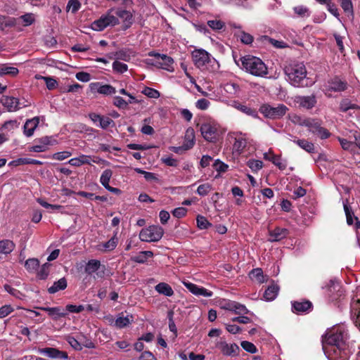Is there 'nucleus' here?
<instances>
[{
  "label": "nucleus",
  "instance_id": "nucleus-1",
  "mask_svg": "<svg viewBox=\"0 0 360 360\" xmlns=\"http://www.w3.org/2000/svg\"><path fill=\"white\" fill-rule=\"evenodd\" d=\"M347 340L348 334L347 331L341 326L335 327L327 330L325 334L322 335V348L346 346L348 345Z\"/></svg>",
  "mask_w": 360,
  "mask_h": 360
},
{
  "label": "nucleus",
  "instance_id": "nucleus-2",
  "mask_svg": "<svg viewBox=\"0 0 360 360\" xmlns=\"http://www.w3.org/2000/svg\"><path fill=\"white\" fill-rule=\"evenodd\" d=\"M284 72L291 85L295 87L308 86L307 70L302 63L290 64L285 66Z\"/></svg>",
  "mask_w": 360,
  "mask_h": 360
},
{
  "label": "nucleus",
  "instance_id": "nucleus-3",
  "mask_svg": "<svg viewBox=\"0 0 360 360\" xmlns=\"http://www.w3.org/2000/svg\"><path fill=\"white\" fill-rule=\"evenodd\" d=\"M242 68L250 74L257 77H264L268 73L267 67L259 58L247 55L240 58Z\"/></svg>",
  "mask_w": 360,
  "mask_h": 360
},
{
  "label": "nucleus",
  "instance_id": "nucleus-4",
  "mask_svg": "<svg viewBox=\"0 0 360 360\" xmlns=\"http://www.w3.org/2000/svg\"><path fill=\"white\" fill-rule=\"evenodd\" d=\"M113 11L114 9L111 8L98 20L94 21L91 25V29L95 31H102L108 26L114 27L118 25L119 19L113 14Z\"/></svg>",
  "mask_w": 360,
  "mask_h": 360
},
{
  "label": "nucleus",
  "instance_id": "nucleus-5",
  "mask_svg": "<svg viewBox=\"0 0 360 360\" xmlns=\"http://www.w3.org/2000/svg\"><path fill=\"white\" fill-rule=\"evenodd\" d=\"M323 350L328 360H349L351 354L349 345L330 347Z\"/></svg>",
  "mask_w": 360,
  "mask_h": 360
},
{
  "label": "nucleus",
  "instance_id": "nucleus-6",
  "mask_svg": "<svg viewBox=\"0 0 360 360\" xmlns=\"http://www.w3.org/2000/svg\"><path fill=\"white\" fill-rule=\"evenodd\" d=\"M164 234L163 229L160 226H149L143 229L139 233V238L144 242H158Z\"/></svg>",
  "mask_w": 360,
  "mask_h": 360
},
{
  "label": "nucleus",
  "instance_id": "nucleus-7",
  "mask_svg": "<svg viewBox=\"0 0 360 360\" xmlns=\"http://www.w3.org/2000/svg\"><path fill=\"white\" fill-rule=\"evenodd\" d=\"M288 107L284 104H278L277 106H271L269 104H263L259 111L263 115L269 119H279L285 115Z\"/></svg>",
  "mask_w": 360,
  "mask_h": 360
},
{
  "label": "nucleus",
  "instance_id": "nucleus-8",
  "mask_svg": "<svg viewBox=\"0 0 360 360\" xmlns=\"http://www.w3.org/2000/svg\"><path fill=\"white\" fill-rule=\"evenodd\" d=\"M52 136H42L34 140L32 145L28 146L27 150L29 152L42 153L46 151L50 146L56 143V140L51 139Z\"/></svg>",
  "mask_w": 360,
  "mask_h": 360
},
{
  "label": "nucleus",
  "instance_id": "nucleus-9",
  "mask_svg": "<svg viewBox=\"0 0 360 360\" xmlns=\"http://www.w3.org/2000/svg\"><path fill=\"white\" fill-rule=\"evenodd\" d=\"M298 123L301 126H305L308 128V131L312 134L318 135H330L328 131L321 126L319 121L313 119H301L298 118Z\"/></svg>",
  "mask_w": 360,
  "mask_h": 360
},
{
  "label": "nucleus",
  "instance_id": "nucleus-10",
  "mask_svg": "<svg viewBox=\"0 0 360 360\" xmlns=\"http://www.w3.org/2000/svg\"><path fill=\"white\" fill-rule=\"evenodd\" d=\"M200 130L202 135H223L226 132V129L214 120L204 122L201 124Z\"/></svg>",
  "mask_w": 360,
  "mask_h": 360
},
{
  "label": "nucleus",
  "instance_id": "nucleus-11",
  "mask_svg": "<svg viewBox=\"0 0 360 360\" xmlns=\"http://www.w3.org/2000/svg\"><path fill=\"white\" fill-rule=\"evenodd\" d=\"M105 267L104 265H101V262L98 259H90L86 263L84 271L88 275H92L96 273L94 278H103L105 275Z\"/></svg>",
  "mask_w": 360,
  "mask_h": 360
},
{
  "label": "nucleus",
  "instance_id": "nucleus-12",
  "mask_svg": "<svg viewBox=\"0 0 360 360\" xmlns=\"http://www.w3.org/2000/svg\"><path fill=\"white\" fill-rule=\"evenodd\" d=\"M351 316L356 326L360 330V292H357L351 300L350 303Z\"/></svg>",
  "mask_w": 360,
  "mask_h": 360
},
{
  "label": "nucleus",
  "instance_id": "nucleus-13",
  "mask_svg": "<svg viewBox=\"0 0 360 360\" xmlns=\"http://www.w3.org/2000/svg\"><path fill=\"white\" fill-rule=\"evenodd\" d=\"M192 58L198 68H203L210 61V54L204 49H195L192 52Z\"/></svg>",
  "mask_w": 360,
  "mask_h": 360
},
{
  "label": "nucleus",
  "instance_id": "nucleus-14",
  "mask_svg": "<svg viewBox=\"0 0 360 360\" xmlns=\"http://www.w3.org/2000/svg\"><path fill=\"white\" fill-rule=\"evenodd\" d=\"M290 233V231L289 229L276 226L274 229H269L268 241L271 243L281 241L282 240L287 238Z\"/></svg>",
  "mask_w": 360,
  "mask_h": 360
},
{
  "label": "nucleus",
  "instance_id": "nucleus-15",
  "mask_svg": "<svg viewBox=\"0 0 360 360\" xmlns=\"http://www.w3.org/2000/svg\"><path fill=\"white\" fill-rule=\"evenodd\" d=\"M291 303L292 311L296 314H307L313 309L312 303L307 300L292 301Z\"/></svg>",
  "mask_w": 360,
  "mask_h": 360
},
{
  "label": "nucleus",
  "instance_id": "nucleus-16",
  "mask_svg": "<svg viewBox=\"0 0 360 360\" xmlns=\"http://www.w3.org/2000/svg\"><path fill=\"white\" fill-rule=\"evenodd\" d=\"M294 102L299 108L310 110L316 105L317 101L316 96L311 94L310 96H296Z\"/></svg>",
  "mask_w": 360,
  "mask_h": 360
},
{
  "label": "nucleus",
  "instance_id": "nucleus-17",
  "mask_svg": "<svg viewBox=\"0 0 360 360\" xmlns=\"http://www.w3.org/2000/svg\"><path fill=\"white\" fill-rule=\"evenodd\" d=\"M349 140L338 136V141L342 148L345 150L355 152L357 148L360 149V136H349Z\"/></svg>",
  "mask_w": 360,
  "mask_h": 360
},
{
  "label": "nucleus",
  "instance_id": "nucleus-18",
  "mask_svg": "<svg viewBox=\"0 0 360 360\" xmlns=\"http://www.w3.org/2000/svg\"><path fill=\"white\" fill-rule=\"evenodd\" d=\"M148 56L158 57V60L160 61L159 68H162L168 71L172 70L174 60L170 56H168L165 54H160L155 51L149 52Z\"/></svg>",
  "mask_w": 360,
  "mask_h": 360
},
{
  "label": "nucleus",
  "instance_id": "nucleus-19",
  "mask_svg": "<svg viewBox=\"0 0 360 360\" xmlns=\"http://www.w3.org/2000/svg\"><path fill=\"white\" fill-rule=\"evenodd\" d=\"M91 92H97L105 96L112 95L116 93L115 88L110 84H101L100 82H93L89 84Z\"/></svg>",
  "mask_w": 360,
  "mask_h": 360
},
{
  "label": "nucleus",
  "instance_id": "nucleus-20",
  "mask_svg": "<svg viewBox=\"0 0 360 360\" xmlns=\"http://www.w3.org/2000/svg\"><path fill=\"white\" fill-rule=\"evenodd\" d=\"M39 353L51 359H68V355L66 352L59 350L53 347H45L39 349Z\"/></svg>",
  "mask_w": 360,
  "mask_h": 360
},
{
  "label": "nucleus",
  "instance_id": "nucleus-21",
  "mask_svg": "<svg viewBox=\"0 0 360 360\" xmlns=\"http://www.w3.org/2000/svg\"><path fill=\"white\" fill-rule=\"evenodd\" d=\"M184 285L191 293L195 295H201L205 297H211L213 295V292L212 291L208 290L203 287H200L193 283L184 282Z\"/></svg>",
  "mask_w": 360,
  "mask_h": 360
},
{
  "label": "nucleus",
  "instance_id": "nucleus-22",
  "mask_svg": "<svg viewBox=\"0 0 360 360\" xmlns=\"http://www.w3.org/2000/svg\"><path fill=\"white\" fill-rule=\"evenodd\" d=\"M217 347L225 356H237L240 350L239 347L236 343L228 344L226 342H220L217 345Z\"/></svg>",
  "mask_w": 360,
  "mask_h": 360
},
{
  "label": "nucleus",
  "instance_id": "nucleus-23",
  "mask_svg": "<svg viewBox=\"0 0 360 360\" xmlns=\"http://www.w3.org/2000/svg\"><path fill=\"white\" fill-rule=\"evenodd\" d=\"M195 136H184L185 139L184 143L181 146H172L169 148V150L175 153L181 154L183 152L186 151L192 148L195 144Z\"/></svg>",
  "mask_w": 360,
  "mask_h": 360
},
{
  "label": "nucleus",
  "instance_id": "nucleus-24",
  "mask_svg": "<svg viewBox=\"0 0 360 360\" xmlns=\"http://www.w3.org/2000/svg\"><path fill=\"white\" fill-rule=\"evenodd\" d=\"M195 136H184L185 139L184 143L181 146H172L169 148V150L175 153L181 154L183 152L186 151L192 148L195 144Z\"/></svg>",
  "mask_w": 360,
  "mask_h": 360
},
{
  "label": "nucleus",
  "instance_id": "nucleus-25",
  "mask_svg": "<svg viewBox=\"0 0 360 360\" xmlns=\"http://www.w3.org/2000/svg\"><path fill=\"white\" fill-rule=\"evenodd\" d=\"M38 309L46 311L49 316L54 321H57L60 318L65 317L68 315L67 312H65L64 309L60 307H41Z\"/></svg>",
  "mask_w": 360,
  "mask_h": 360
},
{
  "label": "nucleus",
  "instance_id": "nucleus-26",
  "mask_svg": "<svg viewBox=\"0 0 360 360\" xmlns=\"http://www.w3.org/2000/svg\"><path fill=\"white\" fill-rule=\"evenodd\" d=\"M89 117L94 122H98L99 126L103 129H106L110 125H114L113 120L108 116L91 113L89 115Z\"/></svg>",
  "mask_w": 360,
  "mask_h": 360
},
{
  "label": "nucleus",
  "instance_id": "nucleus-27",
  "mask_svg": "<svg viewBox=\"0 0 360 360\" xmlns=\"http://www.w3.org/2000/svg\"><path fill=\"white\" fill-rule=\"evenodd\" d=\"M0 102L10 112L16 111L19 109V100L13 96H3Z\"/></svg>",
  "mask_w": 360,
  "mask_h": 360
},
{
  "label": "nucleus",
  "instance_id": "nucleus-28",
  "mask_svg": "<svg viewBox=\"0 0 360 360\" xmlns=\"http://www.w3.org/2000/svg\"><path fill=\"white\" fill-rule=\"evenodd\" d=\"M113 14L117 18L118 17L122 19L124 22L128 23V25L126 26V28L130 27L133 22V15L129 11L121 8L114 9Z\"/></svg>",
  "mask_w": 360,
  "mask_h": 360
},
{
  "label": "nucleus",
  "instance_id": "nucleus-29",
  "mask_svg": "<svg viewBox=\"0 0 360 360\" xmlns=\"http://www.w3.org/2000/svg\"><path fill=\"white\" fill-rule=\"evenodd\" d=\"M279 286L274 282L265 290L263 297L266 301H272L278 295Z\"/></svg>",
  "mask_w": 360,
  "mask_h": 360
},
{
  "label": "nucleus",
  "instance_id": "nucleus-30",
  "mask_svg": "<svg viewBox=\"0 0 360 360\" xmlns=\"http://www.w3.org/2000/svg\"><path fill=\"white\" fill-rule=\"evenodd\" d=\"M39 124V117H34L27 120L24 124V133L25 135H32L35 129Z\"/></svg>",
  "mask_w": 360,
  "mask_h": 360
},
{
  "label": "nucleus",
  "instance_id": "nucleus-31",
  "mask_svg": "<svg viewBox=\"0 0 360 360\" xmlns=\"http://www.w3.org/2000/svg\"><path fill=\"white\" fill-rule=\"evenodd\" d=\"M329 296L333 300H337L343 295V291L341 290V286L339 283L330 282L328 286Z\"/></svg>",
  "mask_w": 360,
  "mask_h": 360
},
{
  "label": "nucleus",
  "instance_id": "nucleus-32",
  "mask_svg": "<svg viewBox=\"0 0 360 360\" xmlns=\"http://www.w3.org/2000/svg\"><path fill=\"white\" fill-rule=\"evenodd\" d=\"M294 142H295L301 148L309 153H315L318 152V147L315 146L313 143L309 141L308 140L304 139H298L295 140Z\"/></svg>",
  "mask_w": 360,
  "mask_h": 360
},
{
  "label": "nucleus",
  "instance_id": "nucleus-33",
  "mask_svg": "<svg viewBox=\"0 0 360 360\" xmlns=\"http://www.w3.org/2000/svg\"><path fill=\"white\" fill-rule=\"evenodd\" d=\"M43 162L40 160L28 158H20L16 160H12L10 162L9 165L12 166H19L22 165H41Z\"/></svg>",
  "mask_w": 360,
  "mask_h": 360
},
{
  "label": "nucleus",
  "instance_id": "nucleus-34",
  "mask_svg": "<svg viewBox=\"0 0 360 360\" xmlns=\"http://www.w3.org/2000/svg\"><path fill=\"white\" fill-rule=\"evenodd\" d=\"M347 87V83L345 81H342L338 77L331 79L329 82V88L330 90L334 91H343Z\"/></svg>",
  "mask_w": 360,
  "mask_h": 360
},
{
  "label": "nucleus",
  "instance_id": "nucleus-35",
  "mask_svg": "<svg viewBox=\"0 0 360 360\" xmlns=\"http://www.w3.org/2000/svg\"><path fill=\"white\" fill-rule=\"evenodd\" d=\"M15 248V244L11 240H0V254L9 255Z\"/></svg>",
  "mask_w": 360,
  "mask_h": 360
},
{
  "label": "nucleus",
  "instance_id": "nucleus-36",
  "mask_svg": "<svg viewBox=\"0 0 360 360\" xmlns=\"http://www.w3.org/2000/svg\"><path fill=\"white\" fill-rule=\"evenodd\" d=\"M340 6L347 17L352 20L354 18V7L352 0H338Z\"/></svg>",
  "mask_w": 360,
  "mask_h": 360
},
{
  "label": "nucleus",
  "instance_id": "nucleus-37",
  "mask_svg": "<svg viewBox=\"0 0 360 360\" xmlns=\"http://www.w3.org/2000/svg\"><path fill=\"white\" fill-rule=\"evenodd\" d=\"M155 290L160 294L164 295L167 297H171L174 295L172 288L167 283L161 282L155 286Z\"/></svg>",
  "mask_w": 360,
  "mask_h": 360
},
{
  "label": "nucleus",
  "instance_id": "nucleus-38",
  "mask_svg": "<svg viewBox=\"0 0 360 360\" xmlns=\"http://www.w3.org/2000/svg\"><path fill=\"white\" fill-rule=\"evenodd\" d=\"M68 286L67 280L65 277L61 278L57 281H55L53 284L48 288V292L50 294H54L59 290H65Z\"/></svg>",
  "mask_w": 360,
  "mask_h": 360
},
{
  "label": "nucleus",
  "instance_id": "nucleus-39",
  "mask_svg": "<svg viewBox=\"0 0 360 360\" xmlns=\"http://www.w3.org/2000/svg\"><path fill=\"white\" fill-rule=\"evenodd\" d=\"M344 211L345 212L347 223L348 225H352L354 223V219L356 217L352 211L351 206L349 205V200L345 199L343 201Z\"/></svg>",
  "mask_w": 360,
  "mask_h": 360
},
{
  "label": "nucleus",
  "instance_id": "nucleus-40",
  "mask_svg": "<svg viewBox=\"0 0 360 360\" xmlns=\"http://www.w3.org/2000/svg\"><path fill=\"white\" fill-rule=\"evenodd\" d=\"M250 277L252 279L256 280L259 283H263L267 280L266 276L264 275L261 268L253 269L250 272Z\"/></svg>",
  "mask_w": 360,
  "mask_h": 360
},
{
  "label": "nucleus",
  "instance_id": "nucleus-41",
  "mask_svg": "<svg viewBox=\"0 0 360 360\" xmlns=\"http://www.w3.org/2000/svg\"><path fill=\"white\" fill-rule=\"evenodd\" d=\"M153 256V252L146 250L140 252L137 255L132 257L131 259L134 262L143 264L148 258L152 257Z\"/></svg>",
  "mask_w": 360,
  "mask_h": 360
},
{
  "label": "nucleus",
  "instance_id": "nucleus-42",
  "mask_svg": "<svg viewBox=\"0 0 360 360\" xmlns=\"http://www.w3.org/2000/svg\"><path fill=\"white\" fill-rule=\"evenodd\" d=\"M19 72L17 68L13 66H8L7 64H2L0 65V76L11 75L12 77L16 76Z\"/></svg>",
  "mask_w": 360,
  "mask_h": 360
},
{
  "label": "nucleus",
  "instance_id": "nucleus-43",
  "mask_svg": "<svg viewBox=\"0 0 360 360\" xmlns=\"http://www.w3.org/2000/svg\"><path fill=\"white\" fill-rule=\"evenodd\" d=\"M234 36L237 37V39H240L241 43L250 45L252 43L254 37L249 33L245 32V31H240L234 34Z\"/></svg>",
  "mask_w": 360,
  "mask_h": 360
},
{
  "label": "nucleus",
  "instance_id": "nucleus-44",
  "mask_svg": "<svg viewBox=\"0 0 360 360\" xmlns=\"http://www.w3.org/2000/svg\"><path fill=\"white\" fill-rule=\"evenodd\" d=\"M15 25V19L0 15V30H4L5 27H13Z\"/></svg>",
  "mask_w": 360,
  "mask_h": 360
},
{
  "label": "nucleus",
  "instance_id": "nucleus-45",
  "mask_svg": "<svg viewBox=\"0 0 360 360\" xmlns=\"http://www.w3.org/2000/svg\"><path fill=\"white\" fill-rule=\"evenodd\" d=\"M39 266V261L36 258H30L26 260L25 267L29 272L36 271Z\"/></svg>",
  "mask_w": 360,
  "mask_h": 360
},
{
  "label": "nucleus",
  "instance_id": "nucleus-46",
  "mask_svg": "<svg viewBox=\"0 0 360 360\" xmlns=\"http://www.w3.org/2000/svg\"><path fill=\"white\" fill-rule=\"evenodd\" d=\"M131 51L128 49H122L115 53V57L117 60H122L124 61H129L131 56Z\"/></svg>",
  "mask_w": 360,
  "mask_h": 360
},
{
  "label": "nucleus",
  "instance_id": "nucleus-47",
  "mask_svg": "<svg viewBox=\"0 0 360 360\" xmlns=\"http://www.w3.org/2000/svg\"><path fill=\"white\" fill-rule=\"evenodd\" d=\"M132 321L131 316H119L115 320V326L119 328H123L127 326Z\"/></svg>",
  "mask_w": 360,
  "mask_h": 360
},
{
  "label": "nucleus",
  "instance_id": "nucleus-48",
  "mask_svg": "<svg viewBox=\"0 0 360 360\" xmlns=\"http://www.w3.org/2000/svg\"><path fill=\"white\" fill-rule=\"evenodd\" d=\"M235 143L233 144V149L238 153H241L247 145V140L243 137L235 138Z\"/></svg>",
  "mask_w": 360,
  "mask_h": 360
},
{
  "label": "nucleus",
  "instance_id": "nucleus-49",
  "mask_svg": "<svg viewBox=\"0 0 360 360\" xmlns=\"http://www.w3.org/2000/svg\"><path fill=\"white\" fill-rule=\"evenodd\" d=\"M112 176V171L110 169H106L103 172V173L100 177V182L103 187H105L109 184V182L110 181Z\"/></svg>",
  "mask_w": 360,
  "mask_h": 360
},
{
  "label": "nucleus",
  "instance_id": "nucleus-50",
  "mask_svg": "<svg viewBox=\"0 0 360 360\" xmlns=\"http://www.w3.org/2000/svg\"><path fill=\"white\" fill-rule=\"evenodd\" d=\"M272 163L281 170L285 169L288 166L287 161L282 160L281 155H277L272 157Z\"/></svg>",
  "mask_w": 360,
  "mask_h": 360
},
{
  "label": "nucleus",
  "instance_id": "nucleus-51",
  "mask_svg": "<svg viewBox=\"0 0 360 360\" xmlns=\"http://www.w3.org/2000/svg\"><path fill=\"white\" fill-rule=\"evenodd\" d=\"M51 264L49 263L44 264L39 271L37 272V277L41 280H45L47 278L49 274V268Z\"/></svg>",
  "mask_w": 360,
  "mask_h": 360
},
{
  "label": "nucleus",
  "instance_id": "nucleus-52",
  "mask_svg": "<svg viewBox=\"0 0 360 360\" xmlns=\"http://www.w3.org/2000/svg\"><path fill=\"white\" fill-rule=\"evenodd\" d=\"M116 235L117 233H115L108 241L103 243V247L105 251L113 250L116 248L118 243V238Z\"/></svg>",
  "mask_w": 360,
  "mask_h": 360
},
{
  "label": "nucleus",
  "instance_id": "nucleus-53",
  "mask_svg": "<svg viewBox=\"0 0 360 360\" xmlns=\"http://www.w3.org/2000/svg\"><path fill=\"white\" fill-rule=\"evenodd\" d=\"M197 226L200 229H207L212 226V224L209 222L206 217L198 215L196 218Z\"/></svg>",
  "mask_w": 360,
  "mask_h": 360
},
{
  "label": "nucleus",
  "instance_id": "nucleus-54",
  "mask_svg": "<svg viewBox=\"0 0 360 360\" xmlns=\"http://www.w3.org/2000/svg\"><path fill=\"white\" fill-rule=\"evenodd\" d=\"M174 312L172 310L167 311V319L169 320V328L171 332L174 333L175 337L177 336V328L174 321Z\"/></svg>",
  "mask_w": 360,
  "mask_h": 360
},
{
  "label": "nucleus",
  "instance_id": "nucleus-55",
  "mask_svg": "<svg viewBox=\"0 0 360 360\" xmlns=\"http://www.w3.org/2000/svg\"><path fill=\"white\" fill-rule=\"evenodd\" d=\"M236 314H249L250 311L247 309V307L239 302L235 301L233 309L232 310Z\"/></svg>",
  "mask_w": 360,
  "mask_h": 360
},
{
  "label": "nucleus",
  "instance_id": "nucleus-56",
  "mask_svg": "<svg viewBox=\"0 0 360 360\" xmlns=\"http://www.w3.org/2000/svg\"><path fill=\"white\" fill-rule=\"evenodd\" d=\"M212 190V185L209 183H205L200 185L196 191V193L200 196L207 195Z\"/></svg>",
  "mask_w": 360,
  "mask_h": 360
},
{
  "label": "nucleus",
  "instance_id": "nucleus-57",
  "mask_svg": "<svg viewBox=\"0 0 360 360\" xmlns=\"http://www.w3.org/2000/svg\"><path fill=\"white\" fill-rule=\"evenodd\" d=\"M112 69L117 73H124L128 70L127 64L115 60L112 63Z\"/></svg>",
  "mask_w": 360,
  "mask_h": 360
},
{
  "label": "nucleus",
  "instance_id": "nucleus-58",
  "mask_svg": "<svg viewBox=\"0 0 360 360\" xmlns=\"http://www.w3.org/2000/svg\"><path fill=\"white\" fill-rule=\"evenodd\" d=\"M81 7V4L78 0H69L67 5V11H71L72 13H77Z\"/></svg>",
  "mask_w": 360,
  "mask_h": 360
},
{
  "label": "nucleus",
  "instance_id": "nucleus-59",
  "mask_svg": "<svg viewBox=\"0 0 360 360\" xmlns=\"http://www.w3.org/2000/svg\"><path fill=\"white\" fill-rule=\"evenodd\" d=\"M213 167L219 173L226 172L229 169V165L219 160H216L213 164Z\"/></svg>",
  "mask_w": 360,
  "mask_h": 360
},
{
  "label": "nucleus",
  "instance_id": "nucleus-60",
  "mask_svg": "<svg viewBox=\"0 0 360 360\" xmlns=\"http://www.w3.org/2000/svg\"><path fill=\"white\" fill-rule=\"evenodd\" d=\"M36 78L37 79H42L45 81L46 82V87L49 90H53L54 89L58 83H57V81L56 79H54L52 77H43V76H40V77H37L36 76Z\"/></svg>",
  "mask_w": 360,
  "mask_h": 360
},
{
  "label": "nucleus",
  "instance_id": "nucleus-61",
  "mask_svg": "<svg viewBox=\"0 0 360 360\" xmlns=\"http://www.w3.org/2000/svg\"><path fill=\"white\" fill-rule=\"evenodd\" d=\"M326 6H327V9L328 11L333 15H334L336 18H338V20L340 19L339 17H340V13H339V10L337 7V6L335 5V3L332 2L331 0L328 1L326 4Z\"/></svg>",
  "mask_w": 360,
  "mask_h": 360
},
{
  "label": "nucleus",
  "instance_id": "nucleus-62",
  "mask_svg": "<svg viewBox=\"0 0 360 360\" xmlns=\"http://www.w3.org/2000/svg\"><path fill=\"white\" fill-rule=\"evenodd\" d=\"M240 345L244 350L251 354H255L257 352L256 346L250 342L242 341Z\"/></svg>",
  "mask_w": 360,
  "mask_h": 360
},
{
  "label": "nucleus",
  "instance_id": "nucleus-63",
  "mask_svg": "<svg viewBox=\"0 0 360 360\" xmlns=\"http://www.w3.org/2000/svg\"><path fill=\"white\" fill-rule=\"evenodd\" d=\"M142 93L148 97L152 98H158L160 96V92L158 90L148 86L143 89Z\"/></svg>",
  "mask_w": 360,
  "mask_h": 360
},
{
  "label": "nucleus",
  "instance_id": "nucleus-64",
  "mask_svg": "<svg viewBox=\"0 0 360 360\" xmlns=\"http://www.w3.org/2000/svg\"><path fill=\"white\" fill-rule=\"evenodd\" d=\"M207 25L214 30H220L225 26V23L220 20H208Z\"/></svg>",
  "mask_w": 360,
  "mask_h": 360
}]
</instances>
